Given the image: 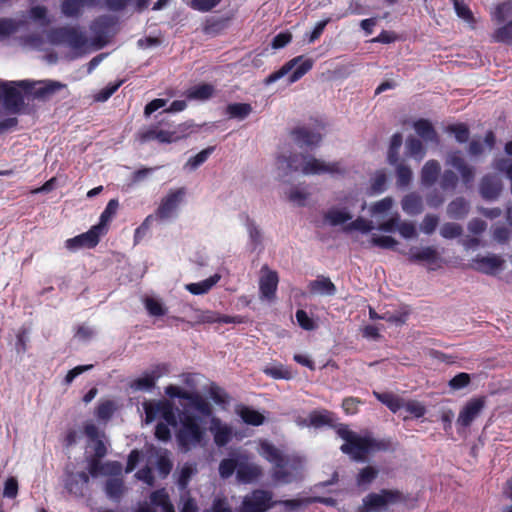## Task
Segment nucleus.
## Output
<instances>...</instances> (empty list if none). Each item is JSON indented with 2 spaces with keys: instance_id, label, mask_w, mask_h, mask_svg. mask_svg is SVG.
<instances>
[{
  "instance_id": "obj_1",
  "label": "nucleus",
  "mask_w": 512,
  "mask_h": 512,
  "mask_svg": "<svg viewBox=\"0 0 512 512\" xmlns=\"http://www.w3.org/2000/svg\"><path fill=\"white\" fill-rule=\"evenodd\" d=\"M262 456L273 464L272 479L275 482L289 484L302 479L303 463L299 457L284 455L271 443L261 444Z\"/></svg>"
},
{
  "instance_id": "obj_2",
  "label": "nucleus",
  "mask_w": 512,
  "mask_h": 512,
  "mask_svg": "<svg viewBox=\"0 0 512 512\" xmlns=\"http://www.w3.org/2000/svg\"><path fill=\"white\" fill-rule=\"evenodd\" d=\"M181 426L176 433L179 447L187 452L203 444L205 428L200 425V418L186 409L179 413Z\"/></svg>"
},
{
  "instance_id": "obj_3",
  "label": "nucleus",
  "mask_w": 512,
  "mask_h": 512,
  "mask_svg": "<svg viewBox=\"0 0 512 512\" xmlns=\"http://www.w3.org/2000/svg\"><path fill=\"white\" fill-rule=\"evenodd\" d=\"M391 442L387 439H375L370 436L356 435L350 443L341 445L340 450L349 455L353 460L363 462L370 453L377 451H388Z\"/></svg>"
},
{
  "instance_id": "obj_4",
  "label": "nucleus",
  "mask_w": 512,
  "mask_h": 512,
  "mask_svg": "<svg viewBox=\"0 0 512 512\" xmlns=\"http://www.w3.org/2000/svg\"><path fill=\"white\" fill-rule=\"evenodd\" d=\"M403 493L397 489H381L379 493L371 492L362 500L354 512H382L389 505L404 502Z\"/></svg>"
},
{
  "instance_id": "obj_5",
  "label": "nucleus",
  "mask_w": 512,
  "mask_h": 512,
  "mask_svg": "<svg viewBox=\"0 0 512 512\" xmlns=\"http://www.w3.org/2000/svg\"><path fill=\"white\" fill-rule=\"evenodd\" d=\"M314 65V61L311 58H305L303 55L296 56L291 60L287 61L279 70L268 75L264 80L263 84L268 86L292 71L289 75V84L295 83L300 80L305 74H307Z\"/></svg>"
},
{
  "instance_id": "obj_6",
  "label": "nucleus",
  "mask_w": 512,
  "mask_h": 512,
  "mask_svg": "<svg viewBox=\"0 0 512 512\" xmlns=\"http://www.w3.org/2000/svg\"><path fill=\"white\" fill-rule=\"evenodd\" d=\"M19 88L28 94L31 91L32 82L27 80L2 82L1 99H3L6 110L13 114L19 113L24 107V97Z\"/></svg>"
},
{
  "instance_id": "obj_7",
  "label": "nucleus",
  "mask_w": 512,
  "mask_h": 512,
  "mask_svg": "<svg viewBox=\"0 0 512 512\" xmlns=\"http://www.w3.org/2000/svg\"><path fill=\"white\" fill-rule=\"evenodd\" d=\"M278 502H274L271 491L255 489L246 495L241 504V512H266Z\"/></svg>"
},
{
  "instance_id": "obj_8",
  "label": "nucleus",
  "mask_w": 512,
  "mask_h": 512,
  "mask_svg": "<svg viewBox=\"0 0 512 512\" xmlns=\"http://www.w3.org/2000/svg\"><path fill=\"white\" fill-rule=\"evenodd\" d=\"M49 36L52 43L67 44L74 50L82 49L87 44L84 33L76 27H58L53 29Z\"/></svg>"
},
{
  "instance_id": "obj_9",
  "label": "nucleus",
  "mask_w": 512,
  "mask_h": 512,
  "mask_svg": "<svg viewBox=\"0 0 512 512\" xmlns=\"http://www.w3.org/2000/svg\"><path fill=\"white\" fill-rule=\"evenodd\" d=\"M186 193L187 191L185 187L170 190L167 195L162 198L155 211V216L160 220H167L174 217L177 213L178 207L183 202Z\"/></svg>"
},
{
  "instance_id": "obj_10",
  "label": "nucleus",
  "mask_w": 512,
  "mask_h": 512,
  "mask_svg": "<svg viewBox=\"0 0 512 512\" xmlns=\"http://www.w3.org/2000/svg\"><path fill=\"white\" fill-rule=\"evenodd\" d=\"M165 393L170 398H179L187 400L189 402L190 407L199 411L203 415L211 414L210 404L198 393L186 391L176 385H168L165 388Z\"/></svg>"
},
{
  "instance_id": "obj_11",
  "label": "nucleus",
  "mask_w": 512,
  "mask_h": 512,
  "mask_svg": "<svg viewBox=\"0 0 512 512\" xmlns=\"http://www.w3.org/2000/svg\"><path fill=\"white\" fill-rule=\"evenodd\" d=\"M304 175H321V174H345V169L341 166L340 162L326 163L320 159L312 156H307L305 163L301 168Z\"/></svg>"
},
{
  "instance_id": "obj_12",
  "label": "nucleus",
  "mask_w": 512,
  "mask_h": 512,
  "mask_svg": "<svg viewBox=\"0 0 512 512\" xmlns=\"http://www.w3.org/2000/svg\"><path fill=\"white\" fill-rule=\"evenodd\" d=\"M486 397L479 396L468 400L458 414L457 424L463 428L471 426L486 407Z\"/></svg>"
},
{
  "instance_id": "obj_13",
  "label": "nucleus",
  "mask_w": 512,
  "mask_h": 512,
  "mask_svg": "<svg viewBox=\"0 0 512 512\" xmlns=\"http://www.w3.org/2000/svg\"><path fill=\"white\" fill-rule=\"evenodd\" d=\"M169 372V366L165 363L157 364L150 371L143 373L141 377L134 379L131 388L139 391H148L155 387L156 381Z\"/></svg>"
},
{
  "instance_id": "obj_14",
  "label": "nucleus",
  "mask_w": 512,
  "mask_h": 512,
  "mask_svg": "<svg viewBox=\"0 0 512 512\" xmlns=\"http://www.w3.org/2000/svg\"><path fill=\"white\" fill-rule=\"evenodd\" d=\"M184 136L180 135L176 130L160 129L157 125L148 127L139 131L138 139L142 143L157 140L160 143H173Z\"/></svg>"
},
{
  "instance_id": "obj_15",
  "label": "nucleus",
  "mask_w": 512,
  "mask_h": 512,
  "mask_svg": "<svg viewBox=\"0 0 512 512\" xmlns=\"http://www.w3.org/2000/svg\"><path fill=\"white\" fill-rule=\"evenodd\" d=\"M102 233L99 227L92 226L87 232L79 234L65 241L68 250L75 251L80 248H94L98 245Z\"/></svg>"
},
{
  "instance_id": "obj_16",
  "label": "nucleus",
  "mask_w": 512,
  "mask_h": 512,
  "mask_svg": "<svg viewBox=\"0 0 512 512\" xmlns=\"http://www.w3.org/2000/svg\"><path fill=\"white\" fill-rule=\"evenodd\" d=\"M447 164L454 167L460 173L461 180L467 188L471 187L475 179V170L466 163L460 150H455L448 154Z\"/></svg>"
},
{
  "instance_id": "obj_17",
  "label": "nucleus",
  "mask_w": 512,
  "mask_h": 512,
  "mask_svg": "<svg viewBox=\"0 0 512 512\" xmlns=\"http://www.w3.org/2000/svg\"><path fill=\"white\" fill-rule=\"evenodd\" d=\"M262 475V469L249 461V458L245 454H239V464L237 469V480L240 483L248 484Z\"/></svg>"
},
{
  "instance_id": "obj_18",
  "label": "nucleus",
  "mask_w": 512,
  "mask_h": 512,
  "mask_svg": "<svg viewBox=\"0 0 512 512\" xmlns=\"http://www.w3.org/2000/svg\"><path fill=\"white\" fill-rule=\"evenodd\" d=\"M89 483V476L86 472L82 471L74 473L66 471L64 478V487L72 495L76 497L84 496V488Z\"/></svg>"
},
{
  "instance_id": "obj_19",
  "label": "nucleus",
  "mask_w": 512,
  "mask_h": 512,
  "mask_svg": "<svg viewBox=\"0 0 512 512\" xmlns=\"http://www.w3.org/2000/svg\"><path fill=\"white\" fill-rule=\"evenodd\" d=\"M290 134L293 137L295 143L300 148L316 147L320 144L322 140V136L320 133L315 132L306 127H296L291 131Z\"/></svg>"
},
{
  "instance_id": "obj_20",
  "label": "nucleus",
  "mask_w": 512,
  "mask_h": 512,
  "mask_svg": "<svg viewBox=\"0 0 512 512\" xmlns=\"http://www.w3.org/2000/svg\"><path fill=\"white\" fill-rule=\"evenodd\" d=\"M502 189V182L495 175H484L480 181L479 191L482 198L485 200L497 199L500 196Z\"/></svg>"
},
{
  "instance_id": "obj_21",
  "label": "nucleus",
  "mask_w": 512,
  "mask_h": 512,
  "mask_svg": "<svg viewBox=\"0 0 512 512\" xmlns=\"http://www.w3.org/2000/svg\"><path fill=\"white\" fill-rule=\"evenodd\" d=\"M504 260L497 255L477 256L473 259V267L482 273L493 275L502 268Z\"/></svg>"
},
{
  "instance_id": "obj_22",
  "label": "nucleus",
  "mask_w": 512,
  "mask_h": 512,
  "mask_svg": "<svg viewBox=\"0 0 512 512\" xmlns=\"http://www.w3.org/2000/svg\"><path fill=\"white\" fill-rule=\"evenodd\" d=\"M64 87V84L52 80L32 83L31 91L28 94L36 99H46Z\"/></svg>"
},
{
  "instance_id": "obj_23",
  "label": "nucleus",
  "mask_w": 512,
  "mask_h": 512,
  "mask_svg": "<svg viewBox=\"0 0 512 512\" xmlns=\"http://www.w3.org/2000/svg\"><path fill=\"white\" fill-rule=\"evenodd\" d=\"M115 24L116 21L111 16H100L95 19L91 24V30L96 40L102 42V45L105 44L106 38Z\"/></svg>"
},
{
  "instance_id": "obj_24",
  "label": "nucleus",
  "mask_w": 512,
  "mask_h": 512,
  "mask_svg": "<svg viewBox=\"0 0 512 512\" xmlns=\"http://www.w3.org/2000/svg\"><path fill=\"white\" fill-rule=\"evenodd\" d=\"M279 278L276 271L268 270L265 275L260 278L259 290L263 298L272 300L275 298Z\"/></svg>"
},
{
  "instance_id": "obj_25",
  "label": "nucleus",
  "mask_w": 512,
  "mask_h": 512,
  "mask_svg": "<svg viewBox=\"0 0 512 512\" xmlns=\"http://www.w3.org/2000/svg\"><path fill=\"white\" fill-rule=\"evenodd\" d=\"M439 260V254L436 248L432 246L423 247L421 249L411 248L409 261L414 263L426 262L434 264Z\"/></svg>"
},
{
  "instance_id": "obj_26",
  "label": "nucleus",
  "mask_w": 512,
  "mask_h": 512,
  "mask_svg": "<svg viewBox=\"0 0 512 512\" xmlns=\"http://www.w3.org/2000/svg\"><path fill=\"white\" fill-rule=\"evenodd\" d=\"M441 171V166L437 160H428L421 169V184L425 187L433 186Z\"/></svg>"
},
{
  "instance_id": "obj_27",
  "label": "nucleus",
  "mask_w": 512,
  "mask_h": 512,
  "mask_svg": "<svg viewBox=\"0 0 512 512\" xmlns=\"http://www.w3.org/2000/svg\"><path fill=\"white\" fill-rule=\"evenodd\" d=\"M307 155L292 153L289 156L281 155L277 158V164L280 169L288 172L301 171L303 164L305 163Z\"/></svg>"
},
{
  "instance_id": "obj_28",
  "label": "nucleus",
  "mask_w": 512,
  "mask_h": 512,
  "mask_svg": "<svg viewBox=\"0 0 512 512\" xmlns=\"http://www.w3.org/2000/svg\"><path fill=\"white\" fill-rule=\"evenodd\" d=\"M210 430L214 435V442L218 447L227 445L232 439L231 427L223 425L218 418L212 419Z\"/></svg>"
},
{
  "instance_id": "obj_29",
  "label": "nucleus",
  "mask_w": 512,
  "mask_h": 512,
  "mask_svg": "<svg viewBox=\"0 0 512 512\" xmlns=\"http://www.w3.org/2000/svg\"><path fill=\"white\" fill-rule=\"evenodd\" d=\"M308 288L312 294L328 296H333L337 290L330 278L325 276H318L317 279L310 281Z\"/></svg>"
},
{
  "instance_id": "obj_30",
  "label": "nucleus",
  "mask_w": 512,
  "mask_h": 512,
  "mask_svg": "<svg viewBox=\"0 0 512 512\" xmlns=\"http://www.w3.org/2000/svg\"><path fill=\"white\" fill-rule=\"evenodd\" d=\"M214 92L215 88L212 84L201 83L186 90L185 96L188 100L206 101L214 95Z\"/></svg>"
},
{
  "instance_id": "obj_31",
  "label": "nucleus",
  "mask_w": 512,
  "mask_h": 512,
  "mask_svg": "<svg viewBox=\"0 0 512 512\" xmlns=\"http://www.w3.org/2000/svg\"><path fill=\"white\" fill-rule=\"evenodd\" d=\"M470 211V204L464 197H457L447 206V214L450 218L464 219Z\"/></svg>"
},
{
  "instance_id": "obj_32",
  "label": "nucleus",
  "mask_w": 512,
  "mask_h": 512,
  "mask_svg": "<svg viewBox=\"0 0 512 512\" xmlns=\"http://www.w3.org/2000/svg\"><path fill=\"white\" fill-rule=\"evenodd\" d=\"M413 127L416 133L427 142H438V134L432 123L427 119H418L414 122Z\"/></svg>"
},
{
  "instance_id": "obj_33",
  "label": "nucleus",
  "mask_w": 512,
  "mask_h": 512,
  "mask_svg": "<svg viewBox=\"0 0 512 512\" xmlns=\"http://www.w3.org/2000/svg\"><path fill=\"white\" fill-rule=\"evenodd\" d=\"M220 279L221 276L216 273L203 281L187 284L186 289L193 295L206 294L220 281Z\"/></svg>"
},
{
  "instance_id": "obj_34",
  "label": "nucleus",
  "mask_w": 512,
  "mask_h": 512,
  "mask_svg": "<svg viewBox=\"0 0 512 512\" xmlns=\"http://www.w3.org/2000/svg\"><path fill=\"white\" fill-rule=\"evenodd\" d=\"M404 212L409 215H418L423 211V201L417 193L407 194L401 201Z\"/></svg>"
},
{
  "instance_id": "obj_35",
  "label": "nucleus",
  "mask_w": 512,
  "mask_h": 512,
  "mask_svg": "<svg viewBox=\"0 0 512 512\" xmlns=\"http://www.w3.org/2000/svg\"><path fill=\"white\" fill-rule=\"evenodd\" d=\"M373 395L393 413L398 412L403 407L404 400L391 392L373 391Z\"/></svg>"
},
{
  "instance_id": "obj_36",
  "label": "nucleus",
  "mask_w": 512,
  "mask_h": 512,
  "mask_svg": "<svg viewBox=\"0 0 512 512\" xmlns=\"http://www.w3.org/2000/svg\"><path fill=\"white\" fill-rule=\"evenodd\" d=\"M119 207V202L117 199H111L104 211L100 215L99 223L94 225L95 227H99V231L104 234L106 226L108 223L113 219V217L116 215L117 210Z\"/></svg>"
},
{
  "instance_id": "obj_37",
  "label": "nucleus",
  "mask_w": 512,
  "mask_h": 512,
  "mask_svg": "<svg viewBox=\"0 0 512 512\" xmlns=\"http://www.w3.org/2000/svg\"><path fill=\"white\" fill-rule=\"evenodd\" d=\"M238 414L243 422L248 425L260 426L265 422L264 415L249 406H242Z\"/></svg>"
},
{
  "instance_id": "obj_38",
  "label": "nucleus",
  "mask_w": 512,
  "mask_h": 512,
  "mask_svg": "<svg viewBox=\"0 0 512 512\" xmlns=\"http://www.w3.org/2000/svg\"><path fill=\"white\" fill-rule=\"evenodd\" d=\"M239 454H234L232 457L224 458L220 461L218 471L222 479L230 478L234 472H237L239 464Z\"/></svg>"
},
{
  "instance_id": "obj_39",
  "label": "nucleus",
  "mask_w": 512,
  "mask_h": 512,
  "mask_svg": "<svg viewBox=\"0 0 512 512\" xmlns=\"http://www.w3.org/2000/svg\"><path fill=\"white\" fill-rule=\"evenodd\" d=\"M252 112V106L249 103H231L226 107V114L231 119L244 120Z\"/></svg>"
},
{
  "instance_id": "obj_40",
  "label": "nucleus",
  "mask_w": 512,
  "mask_h": 512,
  "mask_svg": "<svg viewBox=\"0 0 512 512\" xmlns=\"http://www.w3.org/2000/svg\"><path fill=\"white\" fill-rule=\"evenodd\" d=\"M117 404L113 400H102L98 403L95 409V416L100 421H108L112 418L116 410Z\"/></svg>"
},
{
  "instance_id": "obj_41",
  "label": "nucleus",
  "mask_w": 512,
  "mask_h": 512,
  "mask_svg": "<svg viewBox=\"0 0 512 512\" xmlns=\"http://www.w3.org/2000/svg\"><path fill=\"white\" fill-rule=\"evenodd\" d=\"M378 473V469L371 465L362 468L356 476L357 486L366 489L374 482Z\"/></svg>"
},
{
  "instance_id": "obj_42",
  "label": "nucleus",
  "mask_w": 512,
  "mask_h": 512,
  "mask_svg": "<svg viewBox=\"0 0 512 512\" xmlns=\"http://www.w3.org/2000/svg\"><path fill=\"white\" fill-rule=\"evenodd\" d=\"M352 219V215L346 210L331 208L324 214V220L331 226L341 225Z\"/></svg>"
},
{
  "instance_id": "obj_43",
  "label": "nucleus",
  "mask_w": 512,
  "mask_h": 512,
  "mask_svg": "<svg viewBox=\"0 0 512 512\" xmlns=\"http://www.w3.org/2000/svg\"><path fill=\"white\" fill-rule=\"evenodd\" d=\"M406 154L420 162L425 156L422 142L416 137L409 136L406 139Z\"/></svg>"
},
{
  "instance_id": "obj_44",
  "label": "nucleus",
  "mask_w": 512,
  "mask_h": 512,
  "mask_svg": "<svg viewBox=\"0 0 512 512\" xmlns=\"http://www.w3.org/2000/svg\"><path fill=\"white\" fill-rule=\"evenodd\" d=\"M451 2L457 16L469 23L472 29H475L476 19L469 6L463 0H451Z\"/></svg>"
},
{
  "instance_id": "obj_45",
  "label": "nucleus",
  "mask_w": 512,
  "mask_h": 512,
  "mask_svg": "<svg viewBox=\"0 0 512 512\" xmlns=\"http://www.w3.org/2000/svg\"><path fill=\"white\" fill-rule=\"evenodd\" d=\"M262 371L265 375L277 380H290L293 378L291 370L281 363L273 366H266Z\"/></svg>"
},
{
  "instance_id": "obj_46",
  "label": "nucleus",
  "mask_w": 512,
  "mask_h": 512,
  "mask_svg": "<svg viewBox=\"0 0 512 512\" xmlns=\"http://www.w3.org/2000/svg\"><path fill=\"white\" fill-rule=\"evenodd\" d=\"M229 20L228 17H211L206 20L204 31L207 34H218L227 28Z\"/></svg>"
},
{
  "instance_id": "obj_47",
  "label": "nucleus",
  "mask_w": 512,
  "mask_h": 512,
  "mask_svg": "<svg viewBox=\"0 0 512 512\" xmlns=\"http://www.w3.org/2000/svg\"><path fill=\"white\" fill-rule=\"evenodd\" d=\"M402 134L397 132L391 137L387 159L391 165H396L399 161V149L402 145Z\"/></svg>"
},
{
  "instance_id": "obj_48",
  "label": "nucleus",
  "mask_w": 512,
  "mask_h": 512,
  "mask_svg": "<svg viewBox=\"0 0 512 512\" xmlns=\"http://www.w3.org/2000/svg\"><path fill=\"white\" fill-rule=\"evenodd\" d=\"M492 41L512 45V21L497 28L492 34Z\"/></svg>"
},
{
  "instance_id": "obj_49",
  "label": "nucleus",
  "mask_w": 512,
  "mask_h": 512,
  "mask_svg": "<svg viewBox=\"0 0 512 512\" xmlns=\"http://www.w3.org/2000/svg\"><path fill=\"white\" fill-rule=\"evenodd\" d=\"M491 17L497 23H502L507 18H512V0L498 4L491 13Z\"/></svg>"
},
{
  "instance_id": "obj_50",
  "label": "nucleus",
  "mask_w": 512,
  "mask_h": 512,
  "mask_svg": "<svg viewBox=\"0 0 512 512\" xmlns=\"http://www.w3.org/2000/svg\"><path fill=\"white\" fill-rule=\"evenodd\" d=\"M21 24V21H16L12 18H0V39H6L15 34L19 30Z\"/></svg>"
},
{
  "instance_id": "obj_51",
  "label": "nucleus",
  "mask_w": 512,
  "mask_h": 512,
  "mask_svg": "<svg viewBox=\"0 0 512 512\" xmlns=\"http://www.w3.org/2000/svg\"><path fill=\"white\" fill-rule=\"evenodd\" d=\"M459 178L457 174L450 170L446 169L440 176V187L444 191H454L458 185Z\"/></svg>"
},
{
  "instance_id": "obj_52",
  "label": "nucleus",
  "mask_w": 512,
  "mask_h": 512,
  "mask_svg": "<svg viewBox=\"0 0 512 512\" xmlns=\"http://www.w3.org/2000/svg\"><path fill=\"white\" fill-rule=\"evenodd\" d=\"M159 412L160 417L169 425L176 426L177 419L176 414L174 411V406L171 402L165 400V401H159Z\"/></svg>"
},
{
  "instance_id": "obj_53",
  "label": "nucleus",
  "mask_w": 512,
  "mask_h": 512,
  "mask_svg": "<svg viewBox=\"0 0 512 512\" xmlns=\"http://www.w3.org/2000/svg\"><path fill=\"white\" fill-rule=\"evenodd\" d=\"M144 305L150 316L160 317L167 313V308L163 303L153 297L145 298Z\"/></svg>"
},
{
  "instance_id": "obj_54",
  "label": "nucleus",
  "mask_w": 512,
  "mask_h": 512,
  "mask_svg": "<svg viewBox=\"0 0 512 512\" xmlns=\"http://www.w3.org/2000/svg\"><path fill=\"white\" fill-rule=\"evenodd\" d=\"M446 131L454 134L455 139L459 143L467 142L470 136L469 128L464 123L451 124L447 126Z\"/></svg>"
},
{
  "instance_id": "obj_55",
  "label": "nucleus",
  "mask_w": 512,
  "mask_h": 512,
  "mask_svg": "<svg viewBox=\"0 0 512 512\" xmlns=\"http://www.w3.org/2000/svg\"><path fill=\"white\" fill-rule=\"evenodd\" d=\"M397 185L407 187L412 180V170L403 163L396 164Z\"/></svg>"
},
{
  "instance_id": "obj_56",
  "label": "nucleus",
  "mask_w": 512,
  "mask_h": 512,
  "mask_svg": "<svg viewBox=\"0 0 512 512\" xmlns=\"http://www.w3.org/2000/svg\"><path fill=\"white\" fill-rule=\"evenodd\" d=\"M150 502L154 506L163 507L164 509H172L168 493L164 488L153 491L150 494Z\"/></svg>"
},
{
  "instance_id": "obj_57",
  "label": "nucleus",
  "mask_w": 512,
  "mask_h": 512,
  "mask_svg": "<svg viewBox=\"0 0 512 512\" xmlns=\"http://www.w3.org/2000/svg\"><path fill=\"white\" fill-rule=\"evenodd\" d=\"M105 491L112 499H119L123 494V482L118 478H110L106 481Z\"/></svg>"
},
{
  "instance_id": "obj_58",
  "label": "nucleus",
  "mask_w": 512,
  "mask_h": 512,
  "mask_svg": "<svg viewBox=\"0 0 512 512\" xmlns=\"http://www.w3.org/2000/svg\"><path fill=\"white\" fill-rule=\"evenodd\" d=\"M386 182L387 176L385 172L382 170L377 171L371 179L370 193L373 195L383 193L386 189Z\"/></svg>"
},
{
  "instance_id": "obj_59",
  "label": "nucleus",
  "mask_w": 512,
  "mask_h": 512,
  "mask_svg": "<svg viewBox=\"0 0 512 512\" xmlns=\"http://www.w3.org/2000/svg\"><path fill=\"white\" fill-rule=\"evenodd\" d=\"M214 150V146H209L203 149L195 156L189 158V160L186 163V166H188L191 170L198 168L200 165L206 162V160L209 158V156L213 153Z\"/></svg>"
},
{
  "instance_id": "obj_60",
  "label": "nucleus",
  "mask_w": 512,
  "mask_h": 512,
  "mask_svg": "<svg viewBox=\"0 0 512 512\" xmlns=\"http://www.w3.org/2000/svg\"><path fill=\"white\" fill-rule=\"evenodd\" d=\"M84 5L80 0H64L61 5L62 13L67 17H77Z\"/></svg>"
},
{
  "instance_id": "obj_61",
  "label": "nucleus",
  "mask_w": 512,
  "mask_h": 512,
  "mask_svg": "<svg viewBox=\"0 0 512 512\" xmlns=\"http://www.w3.org/2000/svg\"><path fill=\"white\" fill-rule=\"evenodd\" d=\"M461 225L453 222L444 223L440 228V235L445 239H454L462 235Z\"/></svg>"
},
{
  "instance_id": "obj_62",
  "label": "nucleus",
  "mask_w": 512,
  "mask_h": 512,
  "mask_svg": "<svg viewBox=\"0 0 512 512\" xmlns=\"http://www.w3.org/2000/svg\"><path fill=\"white\" fill-rule=\"evenodd\" d=\"M196 471L197 470H196L195 465L189 464V463L184 464L183 467L181 468L179 476H178V480H177L178 486L181 489H185L188 486L192 475H194L196 473Z\"/></svg>"
},
{
  "instance_id": "obj_63",
  "label": "nucleus",
  "mask_w": 512,
  "mask_h": 512,
  "mask_svg": "<svg viewBox=\"0 0 512 512\" xmlns=\"http://www.w3.org/2000/svg\"><path fill=\"white\" fill-rule=\"evenodd\" d=\"M156 467H157L159 476L161 478L165 479L172 471L173 463L170 460V458L168 457V455L165 453V454L158 456L157 461H156Z\"/></svg>"
},
{
  "instance_id": "obj_64",
  "label": "nucleus",
  "mask_w": 512,
  "mask_h": 512,
  "mask_svg": "<svg viewBox=\"0 0 512 512\" xmlns=\"http://www.w3.org/2000/svg\"><path fill=\"white\" fill-rule=\"evenodd\" d=\"M409 414L415 418H421L426 414V407L417 400L403 401V407Z\"/></svg>"
}]
</instances>
